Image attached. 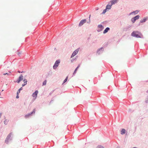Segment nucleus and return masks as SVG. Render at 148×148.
<instances>
[{
  "instance_id": "7",
  "label": "nucleus",
  "mask_w": 148,
  "mask_h": 148,
  "mask_svg": "<svg viewBox=\"0 0 148 148\" xmlns=\"http://www.w3.org/2000/svg\"><path fill=\"white\" fill-rule=\"evenodd\" d=\"M38 91L37 90H36L35 92L33 93L32 94V96L33 97H34L35 99H36L37 96V95L38 94Z\"/></svg>"
},
{
  "instance_id": "14",
  "label": "nucleus",
  "mask_w": 148,
  "mask_h": 148,
  "mask_svg": "<svg viewBox=\"0 0 148 148\" xmlns=\"http://www.w3.org/2000/svg\"><path fill=\"white\" fill-rule=\"evenodd\" d=\"M147 18H144L143 19L140 21V22L141 23H143L145 22L147 20Z\"/></svg>"
},
{
  "instance_id": "30",
  "label": "nucleus",
  "mask_w": 148,
  "mask_h": 148,
  "mask_svg": "<svg viewBox=\"0 0 148 148\" xmlns=\"http://www.w3.org/2000/svg\"><path fill=\"white\" fill-rule=\"evenodd\" d=\"M78 69V68H77H77H76V69H75V70L77 71V70Z\"/></svg>"
},
{
  "instance_id": "13",
  "label": "nucleus",
  "mask_w": 148,
  "mask_h": 148,
  "mask_svg": "<svg viewBox=\"0 0 148 148\" xmlns=\"http://www.w3.org/2000/svg\"><path fill=\"white\" fill-rule=\"evenodd\" d=\"M109 30L110 28L109 27L106 28L103 31V33L105 34Z\"/></svg>"
},
{
  "instance_id": "20",
  "label": "nucleus",
  "mask_w": 148,
  "mask_h": 148,
  "mask_svg": "<svg viewBox=\"0 0 148 148\" xmlns=\"http://www.w3.org/2000/svg\"><path fill=\"white\" fill-rule=\"evenodd\" d=\"M47 83V80H45L44 81V82L43 83V85H45Z\"/></svg>"
},
{
  "instance_id": "8",
  "label": "nucleus",
  "mask_w": 148,
  "mask_h": 148,
  "mask_svg": "<svg viewBox=\"0 0 148 148\" xmlns=\"http://www.w3.org/2000/svg\"><path fill=\"white\" fill-rule=\"evenodd\" d=\"M118 0H112L110 1L111 4H110L112 6L113 4L117 3Z\"/></svg>"
},
{
  "instance_id": "15",
  "label": "nucleus",
  "mask_w": 148,
  "mask_h": 148,
  "mask_svg": "<svg viewBox=\"0 0 148 148\" xmlns=\"http://www.w3.org/2000/svg\"><path fill=\"white\" fill-rule=\"evenodd\" d=\"M140 17V16L139 15H137L136 16H135V17H134V18L135 19V20H137V19H138Z\"/></svg>"
},
{
  "instance_id": "19",
  "label": "nucleus",
  "mask_w": 148,
  "mask_h": 148,
  "mask_svg": "<svg viewBox=\"0 0 148 148\" xmlns=\"http://www.w3.org/2000/svg\"><path fill=\"white\" fill-rule=\"evenodd\" d=\"M98 27L99 28H101L102 29L103 28V26L101 25H98Z\"/></svg>"
},
{
  "instance_id": "18",
  "label": "nucleus",
  "mask_w": 148,
  "mask_h": 148,
  "mask_svg": "<svg viewBox=\"0 0 148 148\" xmlns=\"http://www.w3.org/2000/svg\"><path fill=\"white\" fill-rule=\"evenodd\" d=\"M96 148H104L103 146L99 145H98L96 147Z\"/></svg>"
},
{
  "instance_id": "28",
  "label": "nucleus",
  "mask_w": 148,
  "mask_h": 148,
  "mask_svg": "<svg viewBox=\"0 0 148 148\" xmlns=\"http://www.w3.org/2000/svg\"><path fill=\"white\" fill-rule=\"evenodd\" d=\"M19 97L18 96V94H17V95L16 96V98H18Z\"/></svg>"
},
{
  "instance_id": "9",
  "label": "nucleus",
  "mask_w": 148,
  "mask_h": 148,
  "mask_svg": "<svg viewBox=\"0 0 148 148\" xmlns=\"http://www.w3.org/2000/svg\"><path fill=\"white\" fill-rule=\"evenodd\" d=\"M126 130L124 129H122L121 131V134L123 135L125 134Z\"/></svg>"
},
{
  "instance_id": "31",
  "label": "nucleus",
  "mask_w": 148,
  "mask_h": 148,
  "mask_svg": "<svg viewBox=\"0 0 148 148\" xmlns=\"http://www.w3.org/2000/svg\"><path fill=\"white\" fill-rule=\"evenodd\" d=\"M90 16H89V18H90Z\"/></svg>"
},
{
  "instance_id": "22",
  "label": "nucleus",
  "mask_w": 148,
  "mask_h": 148,
  "mask_svg": "<svg viewBox=\"0 0 148 148\" xmlns=\"http://www.w3.org/2000/svg\"><path fill=\"white\" fill-rule=\"evenodd\" d=\"M107 9L106 8L103 11L102 14H105L106 12Z\"/></svg>"
},
{
  "instance_id": "23",
  "label": "nucleus",
  "mask_w": 148,
  "mask_h": 148,
  "mask_svg": "<svg viewBox=\"0 0 148 148\" xmlns=\"http://www.w3.org/2000/svg\"><path fill=\"white\" fill-rule=\"evenodd\" d=\"M20 92V91L18 90V91L17 92V94H18Z\"/></svg>"
},
{
  "instance_id": "16",
  "label": "nucleus",
  "mask_w": 148,
  "mask_h": 148,
  "mask_svg": "<svg viewBox=\"0 0 148 148\" xmlns=\"http://www.w3.org/2000/svg\"><path fill=\"white\" fill-rule=\"evenodd\" d=\"M8 120L7 119H6L4 121V124L5 125H7L8 124Z\"/></svg>"
},
{
  "instance_id": "27",
  "label": "nucleus",
  "mask_w": 148,
  "mask_h": 148,
  "mask_svg": "<svg viewBox=\"0 0 148 148\" xmlns=\"http://www.w3.org/2000/svg\"><path fill=\"white\" fill-rule=\"evenodd\" d=\"M22 89H23L22 87H21V88H20L19 89V90H20V91L21 90H22Z\"/></svg>"
},
{
  "instance_id": "4",
  "label": "nucleus",
  "mask_w": 148,
  "mask_h": 148,
  "mask_svg": "<svg viewBox=\"0 0 148 148\" xmlns=\"http://www.w3.org/2000/svg\"><path fill=\"white\" fill-rule=\"evenodd\" d=\"M79 51V49H77L75 50L73 53H72L71 56V58L74 57L75 55H76L78 53Z\"/></svg>"
},
{
  "instance_id": "24",
  "label": "nucleus",
  "mask_w": 148,
  "mask_h": 148,
  "mask_svg": "<svg viewBox=\"0 0 148 148\" xmlns=\"http://www.w3.org/2000/svg\"><path fill=\"white\" fill-rule=\"evenodd\" d=\"M3 75H9L8 74V73H4L3 74Z\"/></svg>"
},
{
  "instance_id": "11",
  "label": "nucleus",
  "mask_w": 148,
  "mask_h": 148,
  "mask_svg": "<svg viewBox=\"0 0 148 148\" xmlns=\"http://www.w3.org/2000/svg\"><path fill=\"white\" fill-rule=\"evenodd\" d=\"M112 5H107L106 7V9L107 10H110L111 8Z\"/></svg>"
},
{
  "instance_id": "3",
  "label": "nucleus",
  "mask_w": 148,
  "mask_h": 148,
  "mask_svg": "<svg viewBox=\"0 0 148 148\" xmlns=\"http://www.w3.org/2000/svg\"><path fill=\"white\" fill-rule=\"evenodd\" d=\"M60 62V60H58L56 61L55 62V63L53 66V68L54 69H56L58 66Z\"/></svg>"
},
{
  "instance_id": "6",
  "label": "nucleus",
  "mask_w": 148,
  "mask_h": 148,
  "mask_svg": "<svg viewBox=\"0 0 148 148\" xmlns=\"http://www.w3.org/2000/svg\"><path fill=\"white\" fill-rule=\"evenodd\" d=\"M86 21V19L82 20H81L79 24V26H82L85 23Z\"/></svg>"
},
{
  "instance_id": "10",
  "label": "nucleus",
  "mask_w": 148,
  "mask_h": 148,
  "mask_svg": "<svg viewBox=\"0 0 148 148\" xmlns=\"http://www.w3.org/2000/svg\"><path fill=\"white\" fill-rule=\"evenodd\" d=\"M35 109H34L32 112L31 114H28V115H25V117L26 118H27L28 116H29V115H31V114H32L33 113H35Z\"/></svg>"
},
{
  "instance_id": "25",
  "label": "nucleus",
  "mask_w": 148,
  "mask_h": 148,
  "mask_svg": "<svg viewBox=\"0 0 148 148\" xmlns=\"http://www.w3.org/2000/svg\"><path fill=\"white\" fill-rule=\"evenodd\" d=\"M133 13H136V14H137V13H138V11H135V12H133Z\"/></svg>"
},
{
  "instance_id": "12",
  "label": "nucleus",
  "mask_w": 148,
  "mask_h": 148,
  "mask_svg": "<svg viewBox=\"0 0 148 148\" xmlns=\"http://www.w3.org/2000/svg\"><path fill=\"white\" fill-rule=\"evenodd\" d=\"M23 82H24V84H22V86H25V85H26L27 84V79H24L23 80Z\"/></svg>"
},
{
  "instance_id": "1",
  "label": "nucleus",
  "mask_w": 148,
  "mask_h": 148,
  "mask_svg": "<svg viewBox=\"0 0 148 148\" xmlns=\"http://www.w3.org/2000/svg\"><path fill=\"white\" fill-rule=\"evenodd\" d=\"M131 35L137 38H141L142 36V35L138 31H134L132 33Z\"/></svg>"
},
{
  "instance_id": "21",
  "label": "nucleus",
  "mask_w": 148,
  "mask_h": 148,
  "mask_svg": "<svg viewBox=\"0 0 148 148\" xmlns=\"http://www.w3.org/2000/svg\"><path fill=\"white\" fill-rule=\"evenodd\" d=\"M136 21V20H135L134 18H132V21L133 22V23H134L135 21Z\"/></svg>"
},
{
  "instance_id": "29",
  "label": "nucleus",
  "mask_w": 148,
  "mask_h": 148,
  "mask_svg": "<svg viewBox=\"0 0 148 148\" xmlns=\"http://www.w3.org/2000/svg\"><path fill=\"white\" fill-rule=\"evenodd\" d=\"M80 66V64H79L78 65V66L77 67V68H78Z\"/></svg>"
},
{
  "instance_id": "17",
  "label": "nucleus",
  "mask_w": 148,
  "mask_h": 148,
  "mask_svg": "<svg viewBox=\"0 0 148 148\" xmlns=\"http://www.w3.org/2000/svg\"><path fill=\"white\" fill-rule=\"evenodd\" d=\"M68 78V76H67L66 77V78L64 81L63 83V84L64 83L67 81Z\"/></svg>"
},
{
  "instance_id": "26",
  "label": "nucleus",
  "mask_w": 148,
  "mask_h": 148,
  "mask_svg": "<svg viewBox=\"0 0 148 148\" xmlns=\"http://www.w3.org/2000/svg\"><path fill=\"white\" fill-rule=\"evenodd\" d=\"M76 71L75 70L73 73V74H74L75 73H76Z\"/></svg>"
},
{
  "instance_id": "2",
  "label": "nucleus",
  "mask_w": 148,
  "mask_h": 148,
  "mask_svg": "<svg viewBox=\"0 0 148 148\" xmlns=\"http://www.w3.org/2000/svg\"><path fill=\"white\" fill-rule=\"evenodd\" d=\"M12 135V133H11L8 135L5 140V143H6L8 144L9 141L11 140L10 138Z\"/></svg>"
},
{
  "instance_id": "5",
  "label": "nucleus",
  "mask_w": 148,
  "mask_h": 148,
  "mask_svg": "<svg viewBox=\"0 0 148 148\" xmlns=\"http://www.w3.org/2000/svg\"><path fill=\"white\" fill-rule=\"evenodd\" d=\"M23 79V76L22 75H21L19 77V78L17 81V82L19 83L20 82L22 81Z\"/></svg>"
}]
</instances>
